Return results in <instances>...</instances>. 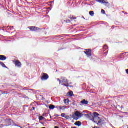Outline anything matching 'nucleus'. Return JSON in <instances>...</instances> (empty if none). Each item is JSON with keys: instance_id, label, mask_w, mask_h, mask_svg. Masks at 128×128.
<instances>
[{"instance_id": "1", "label": "nucleus", "mask_w": 128, "mask_h": 128, "mask_svg": "<svg viewBox=\"0 0 128 128\" xmlns=\"http://www.w3.org/2000/svg\"><path fill=\"white\" fill-rule=\"evenodd\" d=\"M92 114V118L90 119V120L100 126H102V120L100 118L98 117L100 116V115L96 112H94Z\"/></svg>"}, {"instance_id": "2", "label": "nucleus", "mask_w": 128, "mask_h": 128, "mask_svg": "<svg viewBox=\"0 0 128 128\" xmlns=\"http://www.w3.org/2000/svg\"><path fill=\"white\" fill-rule=\"evenodd\" d=\"M128 58V52L122 53L119 55V58L120 60H124L125 58Z\"/></svg>"}, {"instance_id": "3", "label": "nucleus", "mask_w": 128, "mask_h": 128, "mask_svg": "<svg viewBox=\"0 0 128 128\" xmlns=\"http://www.w3.org/2000/svg\"><path fill=\"white\" fill-rule=\"evenodd\" d=\"M73 116H76L77 118H82L84 116V113L80 111H76Z\"/></svg>"}, {"instance_id": "4", "label": "nucleus", "mask_w": 128, "mask_h": 128, "mask_svg": "<svg viewBox=\"0 0 128 128\" xmlns=\"http://www.w3.org/2000/svg\"><path fill=\"white\" fill-rule=\"evenodd\" d=\"M50 78V76L47 74L43 73L41 76V80H48Z\"/></svg>"}, {"instance_id": "5", "label": "nucleus", "mask_w": 128, "mask_h": 128, "mask_svg": "<svg viewBox=\"0 0 128 128\" xmlns=\"http://www.w3.org/2000/svg\"><path fill=\"white\" fill-rule=\"evenodd\" d=\"M8 126H18V128H22L20 126H18L16 124H14V122L13 120H12L9 119L8 120Z\"/></svg>"}, {"instance_id": "6", "label": "nucleus", "mask_w": 128, "mask_h": 128, "mask_svg": "<svg viewBox=\"0 0 128 128\" xmlns=\"http://www.w3.org/2000/svg\"><path fill=\"white\" fill-rule=\"evenodd\" d=\"M14 64H15V66H17V68H22V62H20L18 60H14Z\"/></svg>"}, {"instance_id": "7", "label": "nucleus", "mask_w": 128, "mask_h": 128, "mask_svg": "<svg viewBox=\"0 0 128 128\" xmlns=\"http://www.w3.org/2000/svg\"><path fill=\"white\" fill-rule=\"evenodd\" d=\"M86 51H84V52L85 54L88 56V58H90V56H92V49H86Z\"/></svg>"}, {"instance_id": "8", "label": "nucleus", "mask_w": 128, "mask_h": 128, "mask_svg": "<svg viewBox=\"0 0 128 128\" xmlns=\"http://www.w3.org/2000/svg\"><path fill=\"white\" fill-rule=\"evenodd\" d=\"M28 28L30 30V32H36L37 30H40V28L36 26H29Z\"/></svg>"}, {"instance_id": "9", "label": "nucleus", "mask_w": 128, "mask_h": 128, "mask_svg": "<svg viewBox=\"0 0 128 128\" xmlns=\"http://www.w3.org/2000/svg\"><path fill=\"white\" fill-rule=\"evenodd\" d=\"M103 50L104 52L106 51V52L104 53V55L106 56H108V46L106 45H104L103 47Z\"/></svg>"}, {"instance_id": "10", "label": "nucleus", "mask_w": 128, "mask_h": 128, "mask_svg": "<svg viewBox=\"0 0 128 128\" xmlns=\"http://www.w3.org/2000/svg\"><path fill=\"white\" fill-rule=\"evenodd\" d=\"M58 38H66V34H62V35H57L53 38L54 40H58Z\"/></svg>"}, {"instance_id": "11", "label": "nucleus", "mask_w": 128, "mask_h": 128, "mask_svg": "<svg viewBox=\"0 0 128 128\" xmlns=\"http://www.w3.org/2000/svg\"><path fill=\"white\" fill-rule=\"evenodd\" d=\"M80 104H83V106H88V101L86 100H83L81 101Z\"/></svg>"}, {"instance_id": "12", "label": "nucleus", "mask_w": 128, "mask_h": 128, "mask_svg": "<svg viewBox=\"0 0 128 128\" xmlns=\"http://www.w3.org/2000/svg\"><path fill=\"white\" fill-rule=\"evenodd\" d=\"M83 116H86V118H90V120H92V113L90 114H83Z\"/></svg>"}, {"instance_id": "13", "label": "nucleus", "mask_w": 128, "mask_h": 128, "mask_svg": "<svg viewBox=\"0 0 128 128\" xmlns=\"http://www.w3.org/2000/svg\"><path fill=\"white\" fill-rule=\"evenodd\" d=\"M61 80V82H66V84H68V80L66 78H64V77H62Z\"/></svg>"}, {"instance_id": "14", "label": "nucleus", "mask_w": 128, "mask_h": 128, "mask_svg": "<svg viewBox=\"0 0 128 128\" xmlns=\"http://www.w3.org/2000/svg\"><path fill=\"white\" fill-rule=\"evenodd\" d=\"M6 56L4 55H0V60H2V62H4V60H6Z\"/></svg>"}, {"instance_id": "15", "label": "nucleus", "mask_w": 128, "mask_h": 128, "mask_svg": "<svg viewBox=\"0 0 128 128\" xmlns=\"http://www.w3.org/2000/svg\"><path fill=\"white\" fill-rule=\"evenodd\" d=\"M97 2H100V4H108V2H106V0H96Z\"/></svg>"}, {"instance_id": "16", "label": "nucleus", "mask_w": 128, "mask_h": 128, "mask_svg": "<svg viewBox=\"0 0 128 128\" xmlns=\"http://www.w3.org/2000/svg\"><path fill=\"white\" fill-rule=\"evenodd\" d=\"M6 28L5 30V32H6V30H14V26H8L7 27H4V28Z\"/></svg>"}, {"instance_id": "17", "label": "nucleus", "mask_w": 128, "mask_h": 128, "mask_svg": "<svg viewBox=\"0 0 128 128\" xmlns=\"http://www.w3.org/2000/svg\"><path fill=\"white\" fill-rule=\"evenodd\" d=\"M68 96H70L71 98L72 96H74V92L72 91H70L67 94Z\"/></svg>"}, {"instance_id": "18", "label": "nucleus", "mask_w": 128, "mask_h": 128, "mask_svg": "<svg viewBox=\"0 0 128 128\" xmlns=\"http://www.w3.org/2000/svg\"><path fill=\"white\" fill-rule=\"evenodd\" d=\"M82 124V122L78 121L74 123V125L76 126H80Z\"/></svg>"}, {"instance_id": "19", "label": "nucleus", "mask_w": 128, "mask_h": 128, "mask_svg": "<svg viewBox=\"0 0 128 128\" xmlns=\"http://www.w3.org/2000/svg\"><path fill=\"white\" fill-rule=\"evenodd\" d=\"M0 64L2 66V68H8L4 64V63L0 62Z\"/></svg>"}, {"instance_id": "20", "label": "nucleus", "mask_w": 128, "mask_h": 128, "mask_svg": "<svg viewBox=\"0 0 128 128\" xmlns=\"http://www.w3.org/2000/svg\"><path fill=\"white\" fill-rule=\"evenodd\" d=\"M50 110H54L56 108V106L53 104H50L48 106Z\"/></svg>"}, {"instance_id": "21", "label": "nucleus", "mask_w": 128, "mask_h": 128, "mask_svg": "<svg viewBox=\"0 0 128 128\" xmlns=\"http://www.w3.org/2000/svg\"><path fill=\"white\" fill-rule=\"evenodd\" d=\"M76 116L74 115H72V118L74 119L75 120H80V117L76 118Z\"/></svg>"}, {"instance_id": "22", "label": "nucleus", "mask_w": 128, "mask_h": 128, "mask_svg": "<svg viewBox=\"0 0 128 128\" xmlns=\"http://www.w3.org/2000/svg\"><path fill=\"white\" fill-rule=\"evenodd\" d=\"M89 14L90 16H94V11H90L89 12Z\"/></svg>"}, {"instance_id": "23", "label": "nucleus", "mask_w": 128, "mask_h": 128, "mask_svg": "<svg viewBox=\"0 0 128 128\" xmlns=\"http://www.w3.org/2000/svg\"><path fill=\"white\" fill-rule=\"evenodd\" d=\"M64 104H66L67 106H68V104H69L70 100L69 99H66L64 100Z\"/></svg>"}, {"instance_id": "24", "label": "nucleus", "mask_w": 128, "mask_h": 128, "mask_svg": "<svg viewBox=\"0 0 128 128\" xmlns=\"http://www.w3.org/2000/svg\"><path fill=\"white\" fill-rule=\"evenodd\" d=\"M68 18L71 20H76V18H74V16H70L68 17Z\"/></svg>"}, {"instance_id": "25", "label": "nucleus", "mask_w": 128, "mask_h": 128, "mask_svg": "<svg viewBox=\"0 0 128 128\" xmlns=\"http://www.w3.org/2000/svg\"><path fill=\"white\" fill-rule=\"evenodd\" d=\"M22 90H32V91H33L34 90L28 89V88H22Z\"/></svg>"}, {"instance_id": "26", "label": "nucleus", "mask_w": 128, "mask_h": 128, "mask_svg": "<svg viewBox=\"0 0 128 128\" xmlns=\"http://www.w3.org/2000/svg\"><path fill=\"white\" fill-rule=\"evenodd\" d=\"M62 85H63L64 86H66V88H68L70 86V84H62Z\"/></svg>"}, {"instance_id": "27", "label": "nucleus", "mask_w": 128, "mask_h": 128, "mask_svg": "<svg viewBox=\"0 0 128 128\" xmlns=\"http://www.w3.org/2000/svg\"><path fill=\"white\" fill-rule=\"evenodd\" d=\"M65 118L66 120H72V118H70V116H66L65 117Z\"/></svg>"}, {"instance_id": "28", "label": "nucleus", "mask_w": 128, "mask_h": 128, "mask_svg": "<svg viewBox=\"0 0 128 128\" xmlns=\"http://www.w3.org/2000/svg\"><path fill=\"white\" fill-rule=\"evenodd\" d=\"M46 120V118H44L43 116L39 117V120Z\"/></svg>"}, {"instance_id": "29", "label": "nucleus", "mask_w": 128, "mask_h": 128, "mask_svg": "<svg viewBox=\"0 0 128 128\" xmlns=\"http://www.w3.org/2000/svg\"><path fill=\"white\" fill-rule=\"evenodd\" d=\"M101 12L102 14H106V11L104 10H102Z\"/></svg>"}, {"instance_id": "30", "label": "nucleus", "mask_w": 128, "mask_h": 128, "mask_svg": "<svg viewBox=\"0 0 128 128\" xmlns=\"http://www.w3.org/2000/svg\"><path fill=\"white\" fill-rule=\"evenodd\" d=\"M61 116H62V118H66V115L64 114H61Z\"/></svg>"}, {"instance_id": "31", "label": "nucleus", "mask_w": 128, "mask_h": 128, "mask_svg": "<svg viewBox=\"0 0 128 128\" xmlns=\"http://www.w3.org/2000/svg\"><path fill=\"white\" fill-rule=\"evenodd\" d=\"M64 22H66V24H70V20H64Z\"/></svg>"}, {"instance_id": "32", "label": "nucleus", "mask_w": 128, "mask_h": 128, "mask_svg": "<svg viewBox=\"0 0 128 128\" xmlns=\"http://www.w3.org/2000/svg\"><path fill=\"white\" fill-rule=\"evenodd\" d=\"M71 104H72V106H76V101H74L73 103H72Z\"/></svg>"}, {"instance_id": "33", "label": "nucleus", "mask_w": 128, "mask_h": 128, "mask_svg": "<svg viewBox=\"0 0 128 128\" xmlns=\"http://www.w3.org/2000/svg\"><path fill=\"white\" fill-rule=\"evenodd\" d=\"M57 80L58 82H60V84H62V80H60V78H58Z\"/></svg>"}, {"instance_id": "34", "label": "nucleus", "mask_w": 128, "mask_h": 128, "mask_svg": "<svg viewBox=\"0 0 128 128\" xmlns=\"http://www.w3.org/2000/svg\"><path fill=\"white\" fill-rule=\"evenodd\" d=\"M2 94H8V93H6V92H2Z\"/></svg>"}, {"instance_id": "35", "label": "nucleus", "mask_w": 128, "mask_h": 128, "mask_svg": "<svg viewBox=\"0 0 128 128\" xmlns=\"http://www.w3.org/2000/svg\"><path fill=\"white\" fill-rule=\"evenodd\" d=\"M42 116H44L45 118H46V116H46V113L44 114L43 115H42Z\"/></svg>"}, {"instance_id": "36", "label": "nucleus", "mask_w": 128, "mask_h": 128, "mask_svg": "<svg viewBox=\"0 0 128 128\" xmlns=\"http://www.w3.org/2000/svg\"><path fill=\"white\" fill-rule=\"evenodd\" d=\"M64 108V106H60L59 108H60V110H62V109Z\"/></svg>"}, {"instance_id": "37", "label": "nucleus", "mask_w": 128, "mask_h": 128, "mask_svg": "<svg viewBox=\"0 0 128 128\" xmlns=\"http://www.w3.org/2000/svg\"><path fill=\"white\" fill-rule=\"evenodd\" d=\"M36 110V108L32 107V110Z\"/></svg>"}, {"instance_id": "38", "label": "nucleus", "mask_w": 128, "mask_h": 128, "mask_svg": "<svg viewBox=\"0 0 128 128\" xmlns=\"http://www.w3.org/2000/svg\"><path fill=\"white\" fill-rule=\"evenodd\" d=\"M55 108H57V110H58V108H60V106H57L55 107Z\"/></svg>"}, {"instance_id": "39", "label": "nucleus", "mask_w": 128, "mask_h": 128, "mask_svg": "<svg viewBox=\"0 0 128 128\" xmlns=\"http://www.w3.org/2000/svg\"><path fill=\"white\" fill-rule=\"evenodd\" d=\"M66 36H70V35L65 34V38Z\"/></svg>"}, {"instance_id": "40", "label": "nucleus", "mask_w": 128, "mask_h": 128, "mask_svg": "<svg viewBox=\"0 0 128 128\" xmlns=\"http://www.w3.org/2000/svg\"><path fill=\"white\" fill-rule=\"evenodd\" d=\"M55 116H56V118H58V116H60V115H58V114H56V115Z\"/></svg>"}, {"instance_id": "41", "label": "nucleus", "mask_w": 128, "mask_h": 128, "mask_svg": "<svg viewBox=\"0 0 128 128\" xmlns=\"http://www.w3.org/2000/svg\"><path fill=\"white\" fill-rule=\"evenodd\" d=\"M1 30H4V32H6V30H4V28H1Z\"/></svg>"}, {"instance_id": "42", "label": "nucleus", "mask_w": 128, "mask_h": 128, "mask_svg": "<svg viewBox=\"0 0 128 128\" xmlns=\"http://www.w3.org/2000/svg\"><path fill=\"white\" fill-rule=\"evenodd\" d=\"M24 98H28V96H24Z\"/></svg>"}, {"instance_id": "43", "label": "nucleus", "mask_w": 128, "mask_h": 128, "mask_svg": "<svg viewBox=\"0 0 128 128\" xmlns=\"http://www.w3.org/2000/svg\"><path fill=\"white\" fill-rule=\"evenodd\" d=\"M54 1H52V2H50V4H54Z\"/></svg>"}, {"instance_id": "44", "label": "nucleus", "mask_w": 128, "mask_h": 128, "mask_svg": "<svg viewBox=\"0 0 128 128\" xmlns=\"http://www.w3.org/2000/svg\"><path fill=\"white\" fill-rule=\"evenodd\" d=\"M40 124H44V122H41Z\"/></svg>"}, {"instance_id": "45", "label": "nucleus", "mask_w": 128, "mask_h": 128, "mask_svg": "<svg viewBox=\"0 0 128 128\" xmlns=\"http://www.w3.org/2000/svg\"><path fill=\"white\" fill-rule=\"evenodd\" d=\"M92 3L93 4H96V3L94 2H92Z\"/></svg>"}, {"instance_id": "46", "label": "nucleus", "mask_w": 128, "mask_h": 128, "mask_svg": "<svg viewBox=\"0 0 128 128\" xmlns=\"http://www.w3.org/2000/svg\"><path fill=\"white\" fill-rule=\"evenodd\" d=\"M124 108V106H121V108Z\"/></svg>"}, {"instance_id": "47", "label": "nucleus", "mask_w": 128, "mask_h": 128, "mask_svg": "<svg viewBox=\"0 0 128 128\" xmlns=\"http://www.w3.org/2000/svg\"><path fill=\"white\" fill-rule=\"evenodd\" d=\"M124 14H128V12H125Z\"/></svg>"}, {"instance_id": "48", "label": "nucleus", "mask_w": 128, "mask_h": 128, "mask_svg": "<svg viewBox=\"0 0 128 128\" xmlns=\"http://www.w3.org/2000/svg\"><path fill=\"white\" fill-rule=\"evenodd\" d=\"M82 18H84V20H86V18H84V16H82Z\"/></svg>"}, {"instance_id": "49", "label": "nucleus", "mask_w": 128, "mask_h": 128, "mask_svg": "<svg viewBox=\"0 0 128 128\" xmlns=\"http://www.w3.org/2000/svg\"><path fill=\"white\" fill-rule=\"evenodd\" d=\"M42 100H46V98H42Z\"/></svg>"}, {"instance_id": "50", "label": "nucleus", "mask_w": 128, "mask_h": 128, "mask_svg": "<svg viewBox=\"0 0 128 128\" xmlns=\"http://www.w3.org/2000/svg\"><path fill=\"white\" fill-rule=\"evenodd\" d=\"M70 116L71 118H72V116L71 114V115H70Z\"/></svg>"}, {"instance_id": "51", "label": "nucleus", "mask_w": 128, "mask_h": 128, "mask_svg": "<svg viewBox=\"0 0 128 128\" xmlns=\"http://www.w3.org/2000/svg\"><path fill=\"white\" fill-rule=\"evenodd\" d=\"M26 106V107H28V106H26V105H25V106Z\"/></svg>"}, {"instance_id": "52", "label": "nucleus", "mask_w": 128, "mask_h": 128, "mask_svg": "<svg viewBox=\"0 0 128 128\" xmlns=\"http://www.w3.org/2000/svg\"><path fill=\"white\" fill-rule=\"evenodd\" d=\"M124 114H128V113L126 112H124Z\"/></svg>"}, {"instance_id": "53", "label": "nucleus", "mask_w": 128, "mask_h": 128, "mask_svg": "<svg viewBox=\"0 0 128 128\" xmlns=\"http://www.w3.org/2000/svg\"><path fill=\"white\" fill-rule=\"evenodd\" d=\"M50 118H52V116H50Z\"/></svg>"}, {"instance_id": "54", "label": "nucleus", "mask_w": 128, "mask_h": 128, "mask_svg": "<svg viewBox=\"0 0 128 128\" xmlns=\"http://www.w3.org/2000/svg\"><path fill=\"white\" fill-rule=\"evenodd\" d=\"M83 112H84H84H85V111H83Z\"/></svg>"}, {"instance_id": "55", "label": "nucleus", "mask_w": 128, "mask_h": 128, "mask_svg": "<svg viewBox=\"0 0 128 128\" xmlns=\"http://www.w3.org/2000/svg\"><path fill=\"white\" fill-rule=\"evenodd\" d=\"M89 6H92V4H90Z\"/></svg>"}, {"instance_id": "56", "label": "nucleus", "mask_w": 128, "mask_h": 128, "mask_svg": "<svg viewBox=\"0 0 128 128\" xmlns=\"http://www.w3.org/2000/svg\"><path fill=\"white\" fill-rule=\"evenodd\" d=\"M121 118H124V116H121Z\"/></svg>"}, {"instance_id": "57", "label": "nucleus", "mask_w": 128, "mask_h": 128, "mask_svg": "<svg viewBox=\"0 0 128 128\" xmlns=\"http://www.w3.org/2000/svg\"><path fill=\"white\" fill-rule=\"evenodd\" d=\"M50 10H52V8L50 9Z\"/></svg>"}, {"instance_id": "58", "label": "nucleus", "mask_w": 128, "mask_h": 128, "mask_svg": "<svg viewBox=\"0 0 128 128\" xmlns=\"http://www.w3.org/2000/svg\"><path fill=\"white\" fill-rule=\"evenodd\" d=\"M0 30H2V28H0Z\"/></svg>"}, {"instance_id": "59", "label": "nucleus", "mask_w": 128, "mask_h": 128, "mask_svg": "<svg viewBox=\"0 0 128 128\" xmlns=\"http://www.w3.org/2000/svg\"><path fill=\"white\" fill-rule=\"evenodd\" d=\"M118 106H120V105H118Z\"/></svg>"}, {"instance_id": "60", "label": "nucleus", "mask_w": 128, "mask_h": 128, "mask_svg": "<svg viewBox=\"0 0 128 128\" xmlns=\"http://www.w3.org/2000/svg\"><path fill=\"white\" fill-rule=\"evenodd\" d=\"M46 108H48V106H46Z\"/></svg>"}, {"instance_id": "61", "label": "nucleus", "mask_w": 128, "mask_h": 128, "mask_svg": "<svg viewBox=\"0 0 128 128\" xmlns=\"http://www.w3.org/2000/svg\"><path fill=\"white\" fill-rule=\"evenodd\" d=\"M49 121H50V122H51L52 120H50Z\"/></svg>"}, {"instance_id": "62", "label": "nucleus", "mask_w": 128, "mask_h": 128, "mask_svg": "<svg viewBox=\"0 0 128 128\" xmlns=\"http://www.w3.org/2000/svg\"><path fill=\"white\" fill-rule=\"evenodd\" d=\"M60 50H58V51Z\"/></svg>"}, {"instance_id": "63", "label": "nucleus", "mask_w": 128, "mask_h": 128, "mask_svg": "<svg viewBox=\"0 0 128 128\" xmlns=\"http://www.w3.org/2000/svg\"><path fill=\"white\" fill-rule=\"evenodd\" d=\"M72 122H74V120H73V121H72Z\"/></svg>"}, {"instance_id": "64", "label": "nucleus", "mask_w": 128, "mask_h": 128, "mask_svg": "<svg viewBox=\"0 0 128 128\" xmlns=\"http://www.w3.org/2000/svg\"><path fill=\"white\" fill-rule=\"evenodd\" d=\"M123 13H124V12H122Z\"/></svg>"}]
</instances>
